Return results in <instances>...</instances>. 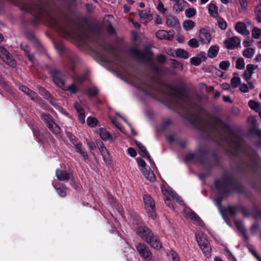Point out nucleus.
I'll list each match as a JSON object with an SVG mask.
<instances>
[{"mask_svg":"<svg viewBox=\"0 0 261 261\" xmlns=\"http://www.w3.org/2000/svg\"><path fill=\"white\" fill-rule=\"evenodd\" d=\"M100 152L102 156L103 161L106 163H110L111 160L108 150L106 148H102Z\"/></svg>","mask_w":261,"mask_h":261,"instance_id":"35","label":"nucleus"},{"mask_svg":"<svg viewBox=\"0 0 261 261\" xmlns=\"http://www.w3.org/2000/svg\"><path fill=\"white\" fill-rule=\"evenodd\" d=\"M176 52V56L177 57L182 58V59H188L189 58V54L188 52H187L185 50H175Z\"/></svg>","mask_w":261,"mask_h":261,"instance_id":"43","label":"nucleus"},{"mask_svg":"<svg viewBox=\"0 0 261 261\" xmlns=\"http://www.w3.org/2000/svg\"><path fill=\"white\" fill-rule=\"evenodd\" d=\"M131 38L136 45L139 44L141 43V37L135 32L131 33Z\"/></svg>","mask_w":261,"mask_h":261,"instance_id":"45","label":"nucleus"},{"mask_svg":"<svg viewBox=\"0 0 261 261\" xmlns=\"http://www.w3.org/2000/svg\"><path fill=\"white\" fill-rule=\"evenodd\" d=\"M140 90L146 95H150L153 91V87L150 84L144 83L140 86Z\"/></svg>","mask_w":261,"mask_h":261,"instance_id":"29","label":"nucleus"},{"mask_svg":"<svg viewBox=\"0 0 261 261\" xmlns=\"http://www.w3.org/2000/svg\"><path fill=\"white\" fill-rule=\"evenodd\" d=\"M139 15L141 18L145 20L146 21H150L152 19L149 9L146 8L143 10L139 11Z\"/></svg>","mask_w":261,"mask_h":261,"instance_id":"30","label":"nucleus"},{"mask_svg":"<svg viewBox=\"0 0 261 261\" xmlns=\"http://www.w3.org/2000/svg\"><path fill=\"white\" fill-rule=\"evenodd\" d=\"M165 86L170 90L169 91V94L178 100L175 102L176 105L180 110L189 113V110L183 103L186 99L189 98V95L186 88L182 85L175 87L171 84H166Z\"/></svg>","mask_w":261,"mask_h":261,"instance_id":"7","label":"nucleus"},{"mask_svg":"<svg viewBox=\"0 0 261 261\" xmlns=\"http://www.w3.org/2000/svg\"><path fill=\"white\" fill-rule=\"evenodd\" d=\"M47 126L48 128L54 134L58 135L60 134L61 132V128L60 127L55 123L54 121H53V122L50 123L48 124H47Z\"/></svg>","mask_w":261,"mask_h":261,"instance_id":"32","label":"nucleus"},{"mask_svg":"<svg viewBox=\"0 0 261 261\" xmlns=\"http://www.w3.org/2000/svg\"><path fill=\"white\" fill-rule=\"evenodd\" d=\"M249 107L252 110H256L259 108V103L253 100H250L248 102Z\"/></svg>","mask_w":261,"mask_h":261,"instance_id":"60","label":"nucleus"},{"mask_svg":"<svg viewBox=\"0 0 261 261\" xmlns=\"http://www.w3.org/2000/svg\"><path fill=\"white\" fill-rule=\"evenodd\" d=\"M236 67L237 69L239 70H242L245 68V62L244 59L242 58H239L236 61Z\"/></svg>","mask_w":261,"mask_h":261,"instance_id":"50","label":"nucleus"},{"mask_svg":"<svg viewBox=\"0 0 261 261\" xmlns=\"http://www.w3.org/2000/svg\"><path fill=\"white\" fill-rule=\"evenodd\" d=\"M230 65L229 61H223L220 62L219 67L223 70H227Z\"/></svg>","mask_w":261,"mask_h":261,"instance_id":"52","label":"nucleus"},{"mask_svg":"<svg viewBox=\"0 0 261 261\" xmlns=\"http://www.w3.org/2000/svg\"><path fill=\"white\" fill-rule=\"evenodd\" d=\"M135 143L136 146L139 148V149L145 154H148V152L145 146L143 145L141 142L138 141H136Z\"/></svg>","mask_w":261,"mask_h":261,"instance_id":"57","label":"nucleus"},{"mask_svg":"<svg viewBox=\"0 0 261 261\" xmlns=\"http://www.w3.org/2000/svg\"><path fill=\"white\" fill-rule=\"evenodd\" d=\"M195 25V22L191 20H186L183 22V27L186 31L192 29Z\"/></svg>","mask_w":261,"mask_h":261,"instance_id":"41","label":"nucleus"},{"mask_svg":"<svg viewBox=\"0 0 261 261\" xmlns=\"http://www.w3.org/2000/svg\"><path fill=\"white\" fill-rule=\"evenodd\" d=\"M137 234L151 248L156 250H160L162 247V244L159 236L145 226H138L136 230Z\"/></svg>","mask_w":261,"mask_h":261,"instance_id":"5","label":"nucleus"},{"mask_svg":"<svg viewBox=\"0 0 261 261\" xmlns=\"http://www.w3.org/2000/svg\"><path fill=\"white\" fill-rule=\"evenodd\" d=\"M97 62L103 65L113 64L123 68L125 64L120 50H86Z\"/></svg>","mask_w":261,"mask_h":261,"instance_id":"2","label":"nucleus"},{"mask_svg":"<svg viewBox=\"0 0 261 261\" xmlns=\"http://www.w3.org/2000/svg\"><path fill=\"white\" fill-rule=\"evenodd\" d=\"M248 154L253 163L252 166L249 165V167L251 169L252 168V166H254V167H257L261 159L259 157L257 152L254 150H251L248 152Z\"/></svg>","mask_w":261,"mask_h":261,"instance_id":"22","label":"nucleus"},{"mask_svg":"<svg viewBox=\"0 0 261 261\" xmlns=\"http://www.w3.org/2000/svg\"><path fill=\"white\" fill-rule=\"evenodd\" d=\"M40 94L44 97L45 99L48 100L51 105H54L53 99H54L53 96L51 93L47 91L44 88L40 87L39 88Z\"/></svg>","mask_w":261,"mask_h":261,"instance_id":"26","label":"nucleus"},{"mask_svg":"<svg viewBox=\"0 0 261 261\" xmlns=\"http://www.w3.org/2000/svg\"><path fill=\"white\" fill-rule=\"evenodd\" d=\"M212 39L210 32L206 29L200 30L198 35V41L202 44H208Z\"/></svg>","mask_w":261,"mask_h":261,"instance_id":"17","label":"nucleus"},{"mask_svg":"<svg viewBox=\"0 0 261 261\" xmlns=\"http://www.w3.org/2000/svg\"><path fill=\"white\" fill-rule=\"evenodd\" d=\"M241 40L238 37H230L224 41V45L227 49L240 47Z\"/></svg>","mask_w":261,"mask_h":261,"instance_id":"15","label":"nucleus"},{"mask_svg":"<svg viewBox=\"0 0 261 261\" xmlns=\"http://www.w3.org/2000/svg\"><path fill=\"white\" fill-rule=\"evenodd\" d=\"M49 73L54 83L62 89H65V84L63 80L64 77V74L57 69H51Z\"/></svg>","mask_w":261,"mask_h":261,"instance_id":"11","label":"nucleus"},{"mask_svg":"<svg viewBox=\"0 0 261 261\" xmlns=\"http://www.w3.org/2000/svg\"><path fill=\"white\" fill-rule=\"evenodd\" d=\"M252 36L255 39H259L261 37V29L254 27L251 32Z\"/></svg>","mask_w":261,"mask_h":261,"instance_id":"44","label":"nucleus"},{"mask_svg":"<svg viewBox=\"0 0 261 261\" xmlns=\"http://www.w3.org/2000/svg\"><path fill=\"white\" fill-rule=\"evenodd\" d=\"M68 59L71 64L70 70L74 72L75 69L76 65L81 63V59L78 56L75 55L69 56Z\"/></svg>","mask_w":261,"mask_h":261,"instance_id":"25","label":"nucleus"},{"mask_svg":"<svg viewBox=\"0 0 261 261\" xmlns=\"http://www.w3.org/2000/svg\"><path fill=\"white\" fill-rule=\"evenodd\" d=\"M56 175L58 179L60 181H67L72 177V174L66 170L57 169L56 171Z\"/></svg>","mask_w":261,"mask_h":261,"instance_id":"19","label":"nucleus"},{"mask_svg":"<svg viewBox=\"0 0 261 261\" xmlns=\"http://www.w3.org/2000/svg\"><path fill=\"white\" fill-rule=\"evenodd\" d=\"M217 21V25L222 30H225L226 28L227 24L226 21L222 18L218 17H216Z\"/></svg>","mask_w":261,"mask_h":261,"instance_id":"48","label":"nucleus"},{"mask_svg":"<svg viewBox=\"0 0 261 261\" xmlns=\"http://www.w3.org/2000/svg\"><path fill=\"white\" fill-rule=\"evenodd\" d=\"M208 11L210 15L213 17H218V8L215 4L210 3L208 5Z\"/></svg>","mask_w":261,"mask_h":261,"instance_id":"33","label":"nucleus"},{"mask_svg":"<svg viewBox=\"0 0 261 261\" xmlns=\"http://www.w3.org/2000/svg\"><path fill=\"white\" fill-rule=\"evenodd\" d=\"M143 200L146 212L148 216L154 219L156 216L154 200L149 194H145L143 196Z\"/></svg>","mask_w":261,"mask_h":261,"instance_id":"9","label":"nucleus"},{"mask_svg":"<svg viewBox=\"0 0 261 261\" xmlns=\"http://www.w3.org/2000/svg\"><path fill=\"white\" fill-rule=\"evenodd\" d=\"M189 218L198 224H200L201 220L200 217L194 211H192L189 213Z\"/></svg>","mask_w":261,"mask_h":261,"instance_id":"42","label":"nucleus"},{"mask_svg":"<svg viewBox=\"0 0 261 261\" xmlns=\"http://www.w3.org/2000/svg\"><path fill=\"white\" fill-rule=\"evenodd\" d=\"M254 70H255V65L249 64L247 65L246 70L245 71H247V72H248L249 74L252 76V74L254 73Z\"/></svg>","mask_w":261,"mask_h":261,"instance_id":"61","label":"nucleus"},{"mask_svg":"<svg viewBox=\"0 0 261 261\" xmlns=\"http://www.w3.org/2000/svg\"><path fill=\"white\" fill-rule=\"evenodd\" d=\"M239 211H241L243 215L245 217H249L250 215L249 210L243 205L239 206Z\"/></svg>","mask_w":261,"mask_h":261,"instance_id":"59","label":"nucleus"},{"mask_svg":"<svg viewBox=\"0 0 261 261\" xmlns=\"http://www.w3.org/2000/svg\"><path fill=\"white\" fill-rule=\"evenodd\" d=\"M75 148L76 149V151L80 153L81 156L83 157L84 160H86L88 158V153L84 147H83L82 144L81 142L79 143V144H76L75 146Z\"/></svg>","mask_w":261,"mask_h":261,"instance_id":"28","label":"nucleus"},{"mask_svg":"<svg viewBox=\"0 0 261 261\" xmlns=\"http://www.w3.org/2000/svg\"><path fill=\"white\" fill-rule=\"evenodd\" d=\"M201 59L199 57H194L190 59V63L194 66H198L201 63Z\"/></svg>","mask_w":261,"mask_h":261,"instance_id":"56","label":"nucleus"},{"mask_svg":"<svg viewBox=\"0 0 261 261\" xmlns=\"http://www.w3.org/2000/svg\"><path fill=\"white\" fill-rule=\"evenodd\" d=\"M166 24L169 27L175 28L179 26V21L173 15H168L166 17Z\"/></svg>","mask_w":261,"mask_h":261,"instance_id":"24","label":"nucleus"},{"mask_svg":"<svg viewBox=\"0 0 261 261\" xmlns=\"http://www.w3.org/2000/svg\"><path fill=\"white\" fill-rule=\"evenodd\" d=\"M196 11L194 8H190L185 10V15L187 17L191 18L195 16Z\"/></svg>","mask_w":261,"mask_h":261,"instance_id":"55","label":"nucleus"},{"mask_svg":"<svg viewBox=\"0 0 261 261\" xmlns=\"http://www.w3.org/2000/svg\"><path fill=\"white\" fill-rule=\"evenodd\" d=\"M170 65L171 67L174 69H178L180 70H182L183 69V65L180 63L179 61L175 59H170Z\"/></svg>","mask_w":261,"mask_h":261,"instance_id":"37","label":"nucleus"},{"mask_svg":"<svg viewBox=\"0 0 261 261\" xmlns=\"http://www.w3.org/2000/svg\"><path fill=\"white\" fill-rule=\"evenodd\" d=\"M235 30L239 34L243 36H248L250 34V31L247 29L246 23L242 21H239L235 25Z\"/></svg>","mask_w":261,"mask_h":261,"instance_id":"20","label":"nucleus"},{"mask_svg":"<svg viewBox=\"0 0 261 261\" xmlns=\"http://www.w3.org/2000/svg\"><path fill=\"white\" fill-rule=\"evenodd\" d=\"M22 9L27 12L46 17V19L53 25L57 27L58 25V21L51 15L46 4L43 2L31 5L27 4L22 6Z\"/></svg>","mask_w":261,"mask_h":261,"instance_id":"6","label":"nucleus"},{"mask_svg":"<svg viewBox=\"0 0 261 261\" xmlns=\"http://www.w3.org/2000/svg\"><path fill=\"white\" fill-rule=\"evenodd\" d=\"M156 36L160 39L172 40L174 37L173 31L167 32L165 30H159L156 33Z\"/></svg>","mask_w":261,"mask_h":261,"instance_id":"21","label":"nucleus"},{"mask_svg":"<svg viewBox=\"0 0 261 261\" xmlns=\"http://www.w3.org/2000/svg\"><path fill=\"white\" fill-rule=\"evenodd\" d=\"M252 217L253 218L257 219L261 218V210H260L256 205H253L252 207Z\"/></svg>","mask_w":261,"mask_h":261,"instance_id":"46","label":"nucleus"},{"mask_svg":"<svg viewBox=\"0 0 261 261\" xmlns=\"http://www.w3.org/2000/svg\"><path fill=\"white\" fill-rule=\"evenodd\" d=\"M48 141L54 143L55 139L49 132L45 130L44 134V143Z\"/></svg>","mask_w":261,"mask_h":261,"instance_id":"53","label":"nucleus"},{"mask_svg":"<svg viewBox=\"0 0 261 261\" xmlns=\"http://www.w3.org/2000/svg\"><path fill=\"white\" fill-rule=\"evenodd\" d=\"M196 238L203 254L207 258L210 257L211 256L212 248L208 240L203 235L196 236Z\"/></svg>","mask_w":261,"mask_h":261,"instance_id":"10","label":"nucleus"},{"mask_svg":"<svg viewBox=\"0 0 261 261\" xmlns=\"http://www.w3.org/2000/svg\"><path fill=\"white\" fill-rule=\"evenodd\" d=\"M211 122L206 121V127L213 134L217 135L219 137H222V133L228 136L229 140L232 143L237 144L239 142V138H233V136L237 137L234 130L227 123L224 122L219 117L212 116L210 117Z\"/></svg>","mask_w":261,"mask_h":261,"instance_id":"3","label":"nucleus"},{"mask_svg":"<svg viewBox=\"0 0 261 261\" xmlns=\"http://www.w3.org/2000/svg\"><path fill=\"white\" fill-rule=\"evenodd\" d=\"M87 123L90 127H93L97 125L98 120L94 117H88L87 119Z\"/></svg>","mask_w":261,"mask_h":261,"instance_id":"47","label":"nucleus"},{"mask_svg":"<svg viewBox=\"0 0 261 261\" xmlns=\"http://www.w3.org/2000/svg\"><path fill=\"white\" fill-rule=\"evenodd\" d=\"M140 170L145 178L150 181L153 182L155 180L156 178L155 175L153 172L151 171L150 169L148 170L147 168H144L141 169Z\"/></svg>","mask_w":261,"mask_h":261,"instance_id":"27","label":"nucleus"},{"mask_svg":"<svg viewBox=\"0 0 261 261\" xmlns=\"http://www.w3.org/2000/svg\"><path fill=\"white\" fill-rule=\"evenodd\" d=\"M230 84L233 88H237L241 84V79L239 76H234L231 79Z\"/></svg>","mask_w":261,"mask_h":261,"instance_id":"49","label":"nucleus"},{"mask_svg":"<svg viewBox=\"0 0 261 261\" xmlns=\"http://www.w3.org/2000/svg\"><path fill=\"white\" fill-rule=\"evenodd\" d=\"M234 224L240 232L242 231H245V230H246L244 227L243 223L242 221L236 220L234 221Z\"/></svg>","mask_w":261,"mask_h":261,"instance_id":"54","label":"nucleus"},{"mask_svg":"<svg viewBox=\"0 0 261 261\" xmlns=\"http://www.w3.org/2000/svg\"><path fill=\"white\" fill-rule=\"evenodd\" d=\"M253 42V40L252 38L248 37V38H246L244 40L243 44L245 47H250V46H251Z\"/></svg>","mask_w":261,"mask_h":261,"instance_id":"63","label":"nucleus"},{"mask_svg":"<svg viewBox=\"0 0 261 261\" xmlns=\"http://www.w3.org/2000/svg\"><path fill=\"white\" fill-rule=\"evenodd\" d=\"M259 229L258 223H254L250 227V231L252 234H254Z\"/></svg>","mask_w":261,"mask_h":261,"instance_id":"64","label":"nucleus"},{"mask_svg":"<svg viewBox=\"0 0 261 261\" xmlns=\"http://www.w3.org/2000/svg\"><path fill=\"white\" fill-rule=\"evenodd\" d=\"M132 54L139 61L150 62V69L155 74L158 75L161 73V69L154 63L152 59L153 53L152 50H144L145 52H141L142 50H129Z\"/></svg>","mask_w":261,"mask_h":261,"instance_id":"8","label":"nucleus"},{"mask_svg":"<svg viewBox=\"0 0 261 261\" xmlns=\"http://www.w3.org/2000/svg\"><path fill=\"white\" fill-rule=\"evenodd\" d=\"M188 44L192 48H197L199 46L198 41L195 38L190 39Z\"/></svg>","mask_w":261,"mask_h":261,"instance_id":"58","label":"nucleus"},{"mask_svg":"<svg viewBox=\"0 0 261 261\" xmlns=\"http://www.w3.org/2000/svg\"><path fill=\"white\" fill-rule=\"evenodd\" d=\"M100 138L104 141L112 138L111 135L104 128H100L97 130Z\"/></svg>","mask_w":261,"mask_h":261,"instance_id":"31","label":"nucleus"},{"mask_svg":"<svg viewBox=\"0 0 261 261\" xmlns=\"http://www.w3.org/2000/svg\"><path fill=\"white\" fill-rule=\"evenodd\" d=\"M98 93V90L95 87L89 88L86 92V95L90 97H94L97 96Z\"/></svg>","mask_w":261,"mask_h":261,"instance_id":"38","label":"nucleus"},{"mask_svg":"<svg viewBox=\"0 0 261 261\" xmlns=\"http://www.w3.org/2000/svg\"><path fill=\"white\" fill-rule=\"evenodd\" d=\"M40 118L47 124L53 122L54 121L51 116L44 113H41Z\"/></svg>","mask_w":261,"mask_h":261,"instance_id":"40","label":"nucleus"},{"mask_svg":"<svg viewBox=\"0 0 261 261\" xmlns=\"http://www.w3.org/2000/svg\"><path fill=\"white\" fill-rule=\"evenodd\" d=\"M249 132L251 135H255L261 138V129L253 127L250 129Z\"/></svg>","mask_w":261,"mask_h":261,"instance_id":"62","label":"nucleus"},{"mask_svg":"<svg viewBox=\"0 0 261 261\" xmlns=\"http://www.w3.org/2000/svg\"><path fill=\"white\" fill-rule=\"evenodd\" d=\"M187 3L183 1L180 0L177 4H173V9L176 12L182 11L186 7Z\"/></svg>","mask_w":261,"mask_h":261,"instance_id":"34","label":"nucleus"},{"mask_svg":"<svg viewBox=\"0 0 261 261\" xmlns=\"http://www.w3.org/2000/svg\"><path fill=\"white\" fill-rule=\"evenodd\" d=\"M29 125L32 130L34 137L37 141L39 143L44 144L45 131L42 132L38 124L34 122L30 123Z\"/></svg>","mask_w":261,"mask_h":261,"instance_id":"12","label":"nucleus"},{"mask_svg":"<svg viewBox=\"0 0 261 261\" xmlns=\"http://www.w3.org/2000/svg\"><path fill=\"white\" fill-rule=\"evenodd\" d=\"M239 211V206L228 205L222 211V214L225 221L229 220V218L226 215L229 214L231 217H234Z\"/></svg>","mask_w":261,"mask_h":261,"instance_id":"18","label":"nucleus"},{"mask_svg":"<svg viewBox=\"0 0 261 261\" xmlns=\"http://www.w3.org/2000/svg\"><path fill=\"white\" fill-rule=\"evenodd\" d=\"M0 58L6 64L12 67H14L16 65V61L8 50H0Z\"/></svg>","mask_w":261,"mask_h":261,"instance_id":"14","label":"nucleus"},{"mask_svg":"<svg viewBox=\"0 0 261 261\" xmlns=\"http://www.w3.org/2000/svg\"><path fill=\"white\" fill-rule=\"evenodd\" d=\"M214 184L217 195L215 202L218 207H220L224 198L233 193L244 194L245 193L243 185L238 179L228 173H224L220 178L215 179Z\"/></svg>","mask_w":261,"mask_h":261,"instance_id":"1","label":"nucleus"},{"mask_svg":"<svg viewBox=\"0 0 261 261\" xmlns=\"http://www.w3.org/2000/svg\"><path fill=\"white\" fill-rule=\"evenodd\" d=\"M54 187L56 189L58 194L62 197H64L66 196V187L64 184L59 182H53Z\"/></svg>","mask_w":261,"mask_h":261,"instance_id":"23","label":"nucleus"},{"mask_svg":"<svg viewBox=\"0 0 261 261\" xmlns=\"http://www.w3.org/2000/svg\"><path fill=\"white\" fill-rule=\"evenodd\" d=\"M135 247L141 259L153 255L149 247L144 243H138L136 244Z\"/></svg>","mask_w":261,"mask_h":261,"instance_id":"13","label":"nucleus"},{"mask_svg":"<svg viewBox=\"0 0 261 261\" xmlns=\"http://www.w3.org/2000/svg\"><path fill=\"white\" fill-rule=\"evenodd\" d=\"M63 90L69 91L72 94H75L79 90L78 88L76 87L74 83H72L67 87L65 86V89Z\"/></svg>","mask_w":261,"mask_h":261,"instance_id":"51","label":"nucleus"},{"mask_svg":"<svg viewBox=\"0 0 261 261\" xmlns=\"http://www.w3.org/2000/svg\"><path fill=\"white\" fill-rule=\"evenodd\" d=\"M27 94L33 101H38L41 100H42L41 98L38 96L37 93L31 89L29 90V91L27 92Z\"/></svg>","mask_w":261,"mask_h":261,"instance_id":"39","label":"nucleus"},{"mask_svg":"<svg viewBox=\"0 0 261 261\" xmlns=\"http://www.w3.org/2000/svg\"><path fill=\"white\" fill-rule=\"evenodd\" d=\"M161 191L163 194L165 195L167 193L171 197L173 198V199L175 200L177 202L180 203L183 202L181 197L172 189L170 187H166L165 186H162Z\"/></svg>","mask_w":261,"mask_h":261,"instance_id":"16","label":"nucleus"},{"mask_svg":"<svg viewBox=\"0 0 261 261\" xmlns=\"http://www.w3.org/2000/svg\"><path fill=\"white\" fill-rule=\"evenodd\" d=\"M200 155L196 156L193 153H189L184 157L186 162H191L195 159H197L198 162L204 167V169L209 172H211L213 168L216 166H220L221 165L220 160L217 154L215 152H213L210 154L211 156L213 159V163L208 162L204 156L209 155V152L207 150L200 149L199 150Z\"/></svg>","mask_w":261,"mask_h":261,"instance_id":"4","label":"nucleus"},{"mask_svg":"<svg viewBox=\"0 0 261 261\" xmlns=\"http://www.w3.org/2000/svg\"><path fill=\"white\" fill-rule=\"evenodd\" d=\"M254 14L255 20L258 23H261V2L255 8Z\"/></svg>","mask_w":261,"mask_h":261,"instance_id":"36","label":"nucleus"}]
</instances>
